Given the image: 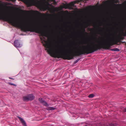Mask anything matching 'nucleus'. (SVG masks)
Instances as JSON below:
<instances>
[{"label": "nucleus", "mask_w": 126, "mask_h": 126, "mask_svg": "<svg viewBox=\"0 0 126 126\" xmlns=\"http://www.w3.org/2000/svg\"><path fill=\"white\" fill-rule=\"evenodd\" d=\"M125 44H126V43Z\"/></svg>", "instance_id": "412c9836"}, {"label": "nucleus", "mask_w": 126, "mask_h": 126, "mask_svg": "<svg viewBox=\"0 0 126 126\" xmlns=\"http://www.w3.org/2000/svg\"><path fill=\"white\" fill-rule=\"evenodd\" d=\"M55 109V108L53 107H49L47 108V110H54Z\"/></svg>", "instance_id": "1a4fd4ad"}, {"label": "nucleus", "mask_w": 126, "mask_h": 126, "mask_svg": "<svg viewBox=\"0 0 126 126\" xmlns=\"http://www.w3.org/2000/svg\"><path fill=\"white\" fill-rule=\"evenodd\" d=\"M43 104L44 105L46 106H48V105L47 104V103L45 101L44 102Z\"/></svg>", "instance_id": "9b49d317"}, {"label": "nucleus", "mask_w": 126, "mask_h": 126, "mask_svg": "<svg viewBox=\"0 0 126 126\" xmlns=\"http://www.w3.org/2000/svg\"><path fill=\"white\" fill-rule=\"evenodd\" d=\"M88 126L87 125H86V126Z\"/></svg>", "instance_id": "aec40b11"}, {"label": "nucleus", "mask_w": 126, "mask_h": 126, "mask_svg": "<svg viewBox=\"0 0 126 126\" xmlns=\"http://www.w3.org/2000/svg\"><path fill=\"white\" fill-rule=\"evenodd\" d=\"M74 3L73 2H71L69 4H63V6L61 5L59 7H55L53 9V11L55 12H58L63 8L67 9L68 8L69 9H73L72 7L74 5Z\"/></svg>", "instance_id": "f03ea898"}, {"label": "nucleus", "mask_w": 126, "mask_h": 126, "mask_svg": "<svg viewBox=\"0 0 126 126\" xmlns=\"http://www.w3.org/2000/svg\"><path fill=\"white\" fill-rule=\"evenodd\" d=\"M9 83L12 85H14V86H16V85L14 84H13L12 83Z\"/></svg>", "instance_id": "2eb2a0df"}, {"label": "nucleus", "mask_w": 126, "mask_h": 126, "mask_svg": "<svg viewBox=\"0 0 126 126\" xmlns=\"http://www.w3.org/2000/svg\"><path fill=\"white\" fill-rule=\"evenodd\" d=\"M39 100L40 102L43 103L45 101L42 98H39Z\"/></svg>", "instance_id": "6e6552de"}, {"label": "nucleus", "mask_w": 126, "mask_h": 126, "mask_svg": "<svg viewBox=\"0 0 126 126\" xmlns=\"http://www.w3.org/2000/svg\"><path fill=\"white\" fill-rule=\"evenodd\" d=\"M18 118L21 122V123L22 124L23 126H27L26 123L23 119L21 118V117H18Z\"/></svg>", "instance_id": "423d86ee"}, {"label": "nucleus", "mask_w": 126, "mask_h": 126, "mask_svg": "<svg viewBox=\"0 0 126 126\" xmlns=\"http://www.w3.org/2000/svg\"><path fill=\"white\" fill-rule=\"evenodd\" d=\"M79 60V59H78L76 61V63L78 62Z\"/></svg>", "instance_id": "dca6fc26"}, {"label": "nucleus", "mask_w": 126, "mask_h": 126, "mask_svg": "<svg viewBox=\"0 0 126 126\" xmlns=\"http://www.w3.org/2000/svg\"><path fill=\"white\" fill-rule=\"evenodd\" d=\"M9 78V79H13V78Z\"/></svg>", "instance_id": "a211bd4d"}, {"label": "nucleus", "mask_w": 126, "mask_h": 126, "mask_svg": "<svg viewBox=\"0 0 126 126\" xmlns=\"http://www.w3.org/2000/svg\"><path fill=\"white\" fill-rule=\"evenodd\" d=\"M115 125L113 123H111L109 124V126H115Z\"/></svg>", "instance_id": "ddd939ff"}, {"label": "nucleus", "mask_w": 126, "mask_h": 126, "mask_svg": "<svg viewBox=\"0 0 126 126\" xmlns=\"http://www.w3.org/2000/svg\"><path fill=\"white\" fill-rule=\"evenodd\" d=\"M37 12L38 13V12L37 11Z\"/></svg>", "instance_id": "4be33fe9"}, {"label": "nucleus", "mask_w": 126, "mask_h": 126, "mask_svg": "<svg viewBox=\"0 0 126 126\" xmlns=\"http://www.w3.org/2000/svg\"><path fill=\"white\" fill-rule=\"evenodd\" d=\"M94 96V95L93 94H91L89 95L88 97L89 98H92Z\"/></svg>", "instance_id": "f8f14e48"}, {"label": "nucleus", "mask_w": 126, "mask_h": 126, "mask_svg": "<svg viewBox=\"0 0 126 126\" xmlns=\"http://www.w3.org/2000/svg\"><path fill=\"white\" fill-rule=\"evenodd\" d=\"M25 3L28 6H35L41 10L45 11L49 8L50 4L48 2L45 1V2L37 0H23Z\"/></svg>", "instance_id": "f257e3e1"}, {"label": "nucleus", "mask_w": 126, "mask_h": 126, "mask_svg": "<svg viewBox=\"0 0 126 126\" xmlns=\"http://www.w3.org/2000/svg\"><path fill=\"white\" fill-rule=\"evenodd\" d=\"M15 46L16 47H21V46L19 43V42L18 41V40H16L14 42Z\"/></svg>", "instance_id": "39448f33"}, {"label": "nucleus", "mask_w": 126, "mask_h": 126, "mask_svg": "<svg viewBox=\"0 0 126 126\" xmlns=\"http://www.w3.org/2000/svg\"><path fill=\"white\" fill-rule=\"evenodd\" d=\"M88 0H78L76 1L75 2V3H79V2L81 1H83L84 3H85L86 2V1H88Z\"/></svg>", "instance_id": "0eeeda50"}, {"label": "nucleus", "mask_w": 126, "mask_h": 126, "mask_svg": "<svg viewBox=\"0 0 126 126\" xmlns=\"http://www.w3.org/2000/svg\"><path fill=\"white\" fill-rule=\"evenodd\" d=\"M35 97L32 94H28L26 96H24L23 97V100L25 101H28L29 100L31 101L34 99Z\"/></svg>", "instance_id": "7ed1b4c3"}, {"label": "nucleus", "mask_w": 126, "mask_h": 126, "mask_svg": "<svg viewBox=\"0 0 126 126\" xmlns=\"http://www.w3.org/2000/svg\"><path fill=\"white\" fill-rule=\"evenodd\" d=\"M124 111H125V112L126 111V109H125Z\"/></svg>", "instance_id": "6ab92c4d"}, {"label": "nucleus", "mask_w": 126, "mask_h": 126, "mask_svg": "<svg viewBox=\"0 0 126 126\" xmlns=\"http://www.w3.org/2000/svg\"><path fill=\"white\" fill-rule=\"evenodd\" d=\"M82 30L84 33H85L86 34H87V33L86 32H85V28H82Z\"/></svg>", "instance_id": "4468645a"}, {"label": "nucleus", "mask_w": 126, "mask_h": 126, "mask_svg": "<svg viewBox=\"0 0 126 126\" xmlns=\"http://www.w3.org/2000/svg\"><path fill=\"white\" fill-rule=\"evenodd\" d=\"M112 51H119L120 50L119 49L117 48H114L111 49Z\"/></svg>", "instance_id": "9d476101"}, {"label": "nucleus", "mask_w": 126, "mask_h": 126, "mask_svg": "<svg viewBox=\"0 0 126 126\" xmlns=\"http://www.w3.org/2000/svg\"><path fill=\"white\" fill-rule=\"evenodd\" d=\"M124 3V28L125 30L124 36H126V1H125Z\"/></svg>", "instance_id": "20e7f679"}, {"label": "nucleus", "mask_w": 126, "mask_h": 126, "mask_svg": "<svg viewBox=\"0 0 126 126\" xmlns=\"http://www.w3.org/2000/svg\"><path fill=\"white\" fill-rule=\"evenodd\" d=\"M113 4H114V5H118V4H114V3H113Z\"/></svg>", "instance_id": "f3484780"}]
</instances>
